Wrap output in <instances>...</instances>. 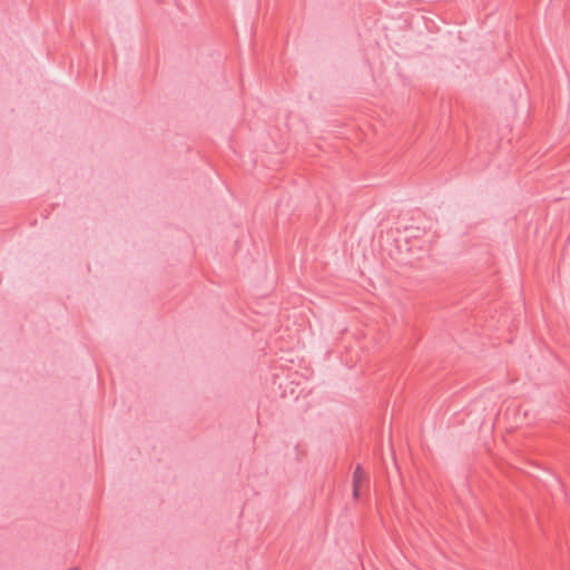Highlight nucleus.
<instances>
[{"label":"nucleus","instance_id":"nucleus-1","mask_svg":"<svg viewBox=\"0 0 570 570\" xmlns=\"http://www.w3.org/2000/svg\"><path fill=\"white\" fill-rule=\"evenodd\" d=\"M364 479H365L364 471L361 469V466H356L353 472V497L355 499H357L360 495V487Z\"/></svg>","mask_w":570,"mask_h":570}]
</instances>
